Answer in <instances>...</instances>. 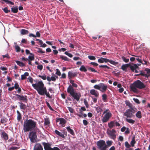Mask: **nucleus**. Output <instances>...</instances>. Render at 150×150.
I'll return each mask as SVG.
<instances>
[{
  "label": "nucleus",
  "mask_w": 150,
  "mask_h": 150,
  "mask_svg": "<svg viewBox=\"0 0 150 150\" xmlns=\"http://www.w3.org/2000/svg\"><path fill=\"white\" fill-rule=\"evenodd\" d=\"M46 103L47 105V106L51 110L53 111L54 110L51 107V106L50 105V104L47 101L46 102Z\"/></svg>",
  "instance_id": "5fc2aeb1"
},
{
  "label": "nucleus",
  "mask_w": 150,
  "mask_h": 150,
  "mask_svg": "<svg viewBox=\"0 0 150 150\" xmlns=\"http://www.w3.org/2000/svg\"><path fill=\"white\" fill-rule=\"evenodd\" d=\"M38 49V50L37 51V52L38 53H40L41 54L44 53L45 52V51H43L42 50V49H41L39 48H37Z\"/></svg>",
  "instance_id": "a18cd8bd"
},
{
  "label": "nucleus",
  "mask_w": 150,
  "mask_h": 150,
  "mask_svg": "<svg viewBox=\"0 0 150 150\" xmlns=\"http://www.w3.org/2000/svg\"><path fill=\"white\" fill-rule=\"evenodd\" d=\"M102 100L104 102H107V95L105 94H104L102 95Z\"/></svg>",
  "instance_id": "72a5a7b5"
},
{
  "label": "nucleus",
  "mask_w": 150,
  "mask_h": 150,
  "mask_svg": "<svg viewBox=\"0 0 150 150\" xmlns=\"http://www.w3.org/2000/svg\"><path fill=\"white\" fill-rule=\"evenodd\" d=\"M125 145L127 148H129L130 146V145L127 142H126L125 143Z\"/></svg>",
  "instance_id": "052dcab7"
},
{
  "label": "nucleus",
  "mask_w": 150,
  "mask_h": 150,
  "mask_svg": "<svg viewBox=\"0 0 150 150\" xmlns=\"http://www.w3.org/2000/svg\"><path fill=\"white\" fill-rule=\"evenodd\" d=\"M77 74L76 73L72 71H69L68 73V77L69 79H71L76 76Z\"/></svg>",
  "instance_id": "dca6fc26"
},
{
  "label": "nucleus",
  "mask_w": 150,
  "mask_h": 150,
  "mask_svg": "<svg viewBox=\"0 0 150 150\" xmlns=\"http://www.w3.org/2000/svg\"><path fill=\"white\" fill-rule=\"evenodd\" d=\"M136 142L135 140V138L134 137H133L130 142V144L131 146L132 147L134 146V144L136 143Z\"/></svg>",
  "instance_id": "473e14b6"
},
{
  "label": "nucleus",
  "mask_w": 150,
  "mask_h": 150,
  "mask_svg": "<svg viewBox=\"0 0 150 150\" xmlns=\"http://www.w3.org/2000/svg\"><path fill=\"white\" fill-rule=\"evenodd\" d=\"M38 77H39L41 78L43 80H45L46 79V75H45L43 76H41L40 75H39Z\"/></svg>",
  "instance_id": "e2e57ef3"
},
{
  "label": "nucleus",
  "mask_w": 150,
  "mask_h": 150,
  "mask_svg": "<svg viewBox=\"0 0 150 150\" xmlns=\"http://www.w3.org/2000/svg\"><path fill=\"white\" fill-rule=\"evenodd\" d=\"M73 87L76 88L78 87V85L74 83L73 84L72 86L69 85L67 88V92L70 94V96H72L74 99L77 101H79L81 95L80 94H78L76 92L74 88Z\"/></svg>",
  "instance_id": "f03ea898"
},
{
  "label": "nucleus",
  "mask_w": 150,
  "mask_h": 150,
  "mask_svg": "<svg viewBox=\"0 0 150 150\" xmlns=\"http://www.w3.org/2000/svg\"><path fill=\"white\" fill-rule=\"evenodd\" d=\"M67 108L71 113H73L74 112V110L72 108L70 107H68Z\"/></svg>",
  "instance_id": "c03bdc74"
},
{
  "label": "nucleus",
  "mask_w": 150,
  "mask_h": 150,
  "mask_svg": "<svg viewBox=\"0 0 150 150\" xmlns=\"http://www.w3.org/2000/svg\"><path fill=\"white\" fill-rule=\"evenodd\" d=\"M11 11L14 13H17L18 11V9L17 6L13 7L11 8Z\"/></svg>",
  "instance_id": "393cba45"
},
{
  "label": "nucleus",
  "mask_w": 150,
  "mask_h": 150,
  "mask_svg": "<svg viewBox=\"0 0 150 150\" xmlns=\"http://www.w3.org/2000/svg\"><path fill=\"white\" fill-rule=\"evenodd\" d=\"M64 53L70 57H73V55L69 53L68 52H65Z\"/></svg>",
  "instance_id": "6e6d98bb"
},
{
  "label": "nucleus",
  "mask_w": 150,
  "mask_h": 150,
  "mask_svg": "<svg viewBox=\"0 0 150 150\" xmlns=\"http://www.w3.org/2000/svg\"><path fill=\"white\" fill-rule=\"evenodd\" d=\"M15 95L17 97V99L20 101H22L26 103L28 101L27 96H24L23 95H20L17 94H15Z\"/></svg>",
  "instance_id": "9b49d317"
},
{
  "label": "nucleus",
  "mask_w": 150,
  "mask_h": 150,
  "mask_svg": "<svg viewBox=\"0 0 150 150\" xmlns=\"http://www.w3.org/2000/svg\"><path fill=\"white\" fill-rule=\"evenodd\" d=\"M14 88L16 89H17L19 87V86L17 83H16L14 84V86H13Z\"/></svg>",
  "instance_id": "13d9d810"
},
{
  "label": "nucleus",
  "mask_w": 150,
  "mask_h": 150,
  "mask_svg": "<svg viewBox=\"0 0 150 150\" xmlns=\"http://www.w3.org/2000/svg\"><path fill=\"white\" fill-rule=\"evenodd\" d=\"M96 145L100 150H106L107 148V146H106L105 142L103 140H100L98 141L97 142Z\"/></svg>",
  "instance_id": "20e7f679"
},
{
  "label": "nucleus",
  "mask_w": 150,
  "mask_h": 150,
  "mask_svg": "<svg viewBox=\"0 0 150 150\" xmlns=\"http://www.w3.org/2000/svg\"><path fill=\"white\" fill-rule=\"evenodd\" d=\"M56 122H59V124L61 125L62 127L65 126V124L66 123V120L64 118H57L56 120Z\"/></svg>",
  "instance_id": "ddd939ff"
},
{
  "label": "nucleus",
  "mask_w": 150,
  "mask_h": 150,
  "mask_svg": "<svg viewBox=\"0 0 150 150\" xmlns=\"http://www.w3.org/2000/svg\"><path fill=\"white\" fill-rule=\"evenodd\" d=\"M50 123V119L48 117H46L44 119V125H49Z\"/></svg>",
  "instance_id": "a878e982"
},
{
  "label": "nucleus",
  "mask_w": 150,
  "mask_h": 150,
  "mask_svg": "<svg viewBox=\"0 0 150 150\" xmlns=\"http://www.w3.org/2000/svg\"><path fill=\"white\" fill-rule=\"evenodd\" d=\"M125 103L126 105L128 106L129 108H132V105L129 100L125 101Z\"/></svg>",
  "instance_id": "58836bf2"
},
{
  "label": "nucleus",
  "mask_w": 150,
  "mask_h": 150,
  "mask_svg": "<svg viewBox=\"0 0 150 150\" xmlns=\"http://www.w3.org/2000/svg\"><path fill=\"white\" fill-rule=\"evenodd\" d=\"M63 131V132L62 133L59 132L57 130H55L54 132L57 135L61 137H62L63 138H64L65 136H64V135L65 134L67 136V132L65 131V130H64Z\"/></svg>",
  "instance_id": "f8f14e48"
},
{
  "label": "nucleus",
  "mask_w": 150,
  "mask_h": 150,
  "mask_svg": "<svg viewBox=\"0 0 150 150\" xmlns=\"http://www.w3.org/2000/svg\"><path fill=\"white\" fill-rule=\"evenodd\" d=\"M107 86L103 83H100V91L102 93H105L107 89Z\"/></svg>",
  "instance_id": "2eb2a0df"
},
{
  "label": "nucleus",
  "mask_w": 150,
  "mask_h": 150,
  "mask_svg": "<svg viewBox=\"0 0 150 150\" xmlns=\"http://www.w3.org/2000/svg\"><path fill=\"white\" fill-rule=\"evenodd\" d=\"M96 110L98 113H99L103 111L102 109L99 106L96 108Z\"/></svg>",
  "instance_id": "a19ab883"
},
{
  "label": "nucleus",
  "mask_w": 150,
  "mask_h": 150,
  "mask_svg": "<svg viewBox=\"0 0 150 150\" xmlns=\"http://www.w3.org/2000/svg\"><path fill=\"white\" fill-rule=\"evenodd\" d=\"M15 49L17 52H19L20 51V48L18 45H16L15 46Z\"/></svg>",
  "instance_id": "8fccbe9b"
},
{
  "label": "nucleus",
  "mask_w": 150,
  "mask_h": 150,
  "mask_svg": "<svg viewBox=\"0 0 150 150\" xmlns=\"http://www.w3.org/2000/svg\"><path fill=\"white\" fill-rule=\"evenodd\" d=\"M122 59L123 61L126 63L128 62L129 61V59L128 58H127L124 56H122Z\"/></svg>",
  "instance_id": "4c0bfd02"
},
{
  "label": "nucleus",
  "mask_w": 150,
  "mask_h": 150,
  "mask_svg": "<svg viewBox=\"0 0 150 150\" xmlns=\"http://www.w3.org/2000/svg\"><path fill=\"white\" fill-rule=\"evenodd\" d=\"M88 57L91 60H94L96 59V58L94 56H88Z\"/></svg>",
  "instance_id": "4d7b16f0"
},
{
  "label": "nucleus",
  "mask_w": 150,
  "mask_h": 150,
  "mask_svg": "<svg viewBox=\"0 0 150 150\" xmlns=\"http://www.w3.org/2000/svg\"><path fill=\"white\" fill-rule=\"evenodd\" d=\"M29 74L28 72H26L24 73V74L21 75V80H24L26 78V77L29 76Z\"/></svg>",
  "instance_id": "b1692460"
},
{
  "label": "nucleus",
  "mask_w": 150,
  "mask_h": 150,
  "mask_svg": "<svg viewBox=\"0 0 150 150\" xmlns=\"http://www.w3.org/2000/svg\"><path fill=\"white\" fill-rule=\"evenodd\" d=\"M146 85L141 81L138 80L134 81L130 86V91L137 93L139 92L137 88L141 89L146 88Z\"/></svg>",
  "instance_id": "f257e3e1"
},
{
  "label": "nucleus",
  "mask_w": 150,
  "mask_h": 150,
  "mask_svg": "<svg viewBox=\"0 0 150 150\" xmlns=\"http://www.w3.org/2000/svg\"><path fill=\"white\" fill-rule=\"evenodd\" d=\"M94 88L96 89L100 90V83L98 85H96L94 86Z\"/></svg>",
  "instance_id": "79ce46f5"
},
{
  "label": "nucleus",
  "mask_w": 150,
  "mask_h": 150,
  "mask_svg": "<svg viewBox=\"0 0 150 150\" xmlns=\"http://www.w3.org/2000/svg\"><path fill=\"white\" fill-rule=\"evenodd\" d=\"M34 150H43L42 146L40 144H38L34 147Z\"/></svg>",
  "instance_id": "412c9836"
},
{
  "label": "nucleus",
  "mask_w": 150,
  "mask_h": 150,
  "mask_svg": "<svg viewBox=\"0 0 150 150\" xmlns=\"http://www.w3.org/2000/svg\"><path fill=\"white\" fill-rule=\"evenodd\" d=\"M36 122L32 119L27 120L24 122L23 130L25 132H27L36 129Z\"/></svg>",
  "instance_id": "7ed1b4c3"
},
{
  "label": "nucleus",
  "mask_w": 150,
  "mask_h": 150,
  "mask_svg": "<svg viewBox=\"0 0 150 150\" xmlns=\"http://www.w3.org/2000/svg\"><path fill=\"white\" fill-rule=\"evenodd\" d=\"M114 122L112 121L108 123V126L110 128H112L114 126Z\"/></svg>",
  "instance_id": "f704fd0d"
},
{
  "label": "nucleus",
  "mask_w": 150,
  "mask_h": 150,
  "mask_svg": "<svg viewBox=\"0 0 150 150\" xmlns=\"http://www.w3.org/2000/svg\"><path fill=\"white\" fill-rule=\"evenodd\" d=\"M16 112L17 114V120L18 121H20L22 119L21 114L18 110H17Z\"/></svg>",
  "instance_id": "bb28decb"
},
{
  "label": "nucleus",
  "mask_w": 150,
  "mask_h": 150,
  "mask_svg": "<svg viewBox=\"0 0 150 150\" xmlns=\"http://www.w3.org/2000/svg\"><path fill=\"white\" fill-rule=\"evenodd\" d=\"M88 69L89 71H90L92 72H97V71H96L92 67H88Z\"/></svg>",
  "instance_id": "09e8293b"
},
{
  "label": "nucleus",
  "mask_w": 150,
  "mask_h": 150,
  "mask_svg": "<svg viewBox=\"0 0 150 150\" xmlns=\"http://www.w3.org/2000/svg\"><path fill=\"white\" fill-rule=\"evenodd\" d=\"M136 116L139 118H141L142 117L141 112L140 111H138L136 114Z\"/></svg>",
  "instance_id": "c9c22d12"
},
{
  "label": "nucleus",
  "mask_w": 150,
  "mask_h": 150,
  "mask_svg": "<svg viewBox=\"0 0 150 150\" xmlns=\"http://www.w3.org/2000/svg\"><path fill=\"white\" fill-rule=\"evenodd\" d=\"M106 143L107 145L106 146H107V148L111 146L112 144V142L111 141H108L106 142Z\"/></svg>",
  "instance_id": "37998d69"
},
{
  "label": "nucleus",
  "mask_w": 150,
  "mask_h": 150,
  "mask_svg": "<svg viewBox=\"0 0 150 150\" xmlns=\"http://www.w3.org/2000/svg\"><path fill=\"white\" fill-rule=\"evenodd\" d=\"M104 58L103 57H101L100 59H98V62L99 63H103L104 62Z\"/></svg>",
  "instance_id": "864d4df0"
},
{
  "label": "nucleus",
  "mask_w": 150,
  "mask_h": 150,
  "mask_svg": "<svg viewBox=\"0 0 150 150\" xmlns=\"http://www.w3.org/2000/svg\"><path fill=\"white\" fill-rule=\"evenodd\" d=\"M125 121L129 123L132 124H134L135 122V121L132 119H129L126 118L125 119Z\"/></svg>",
  "instance_id": "7c9ffc66"
},
{
  "label": "nucleus",
  "mask_w": 150,
  "mask_h": 150,
  "mask_svg": "<svg viewBox=\"0 0 150 150\" xmlns=\"http://www.w3.org/2000/svg\"><path fill=\"white\" fill-rule=\"evenodd\" d=\"M21 35H25L28 34L29 33V31L27 30L24 29H22L21 30Z\"/></svg>",
  "instance_id": "cd10ccee"
},
{
  "label": "nucleus",
  "mask_w": 150,
  "mask_h": 150,
  "mask_svg": "<svg viewBox=\"0 0 150 150\" xmlns=\"http://www.w3.org/2000/svg\"><path fill=\"white\" fill-rule=\"evenodd\" d=\"M4 11L6 13H7L10 12V10H8L7 7H5L3 9Z\"/></svg>",
  "instance_id": "603ef678"
},
{
  "label": "nucleus",
  "mask_w": 150,
  "mask_h": 150,
  "mask_svg": "<svg viewBox=\"0 0 150 150\" xmlns=\"http://www.w3.org/2000/svg\"><path fill=\"white\" fill-rule=\"evenodd\" d=\"M83 123L84 125L86 126L88 124V122L86 120H83Z\"/></svg>",
  "instance_id": "774afa93"
},
{
  "label": "nucleus",
  "mask_w": 150,
  "mask_h": 150,
  "mask_svg": "<svg viewBox=\"0 0 150 150\" xmlns=\"http://www.w3.org/2000/svg\"><path fill=\"white\" fill-rule=\"evenodd\" d=\"M79 70L81 71H84L85 72L87 71V69L84 65H82L80 68Z\"/></svg>",
  "instance_id": "2f4dec72"
},
{
  "label": "nucleus",
  "mask_w": 150,
  "mask_h": 150,
  "mask_svg": "<svg viewBox=\"0 0 150 150\" xmlns=\"http://www.w3.org/2000/svg\"><path fill=\"white\" fill-rule=\"evenodd\" d=\"M42 144L44 146V148L45 150H54V148H52L50 147L51 144L49 143H46L43 142Z\"/></svg>",
  "instance_id": "4468645a"
},
{
  "label": "nucleus",
  "mask_w": 150,
  "mask_h": 150,
  "mask_svg": "<svg viewBox=\"0 0 150 150\" xmlns=\"http://www.w3.org/2000/svg\"><path fill=\"white\" fill-rule=\"evenodd\" d=\"M56 74L57 75H58L60 76L61 75V73L60 71L59 70V69H56Z\"/></svg>",
  "instance_id": "bf43d9fd"
},
{
  "label": "nucleus",
  "mask_w": 150,
  "mask_h": 150,
  "mask_svg": "<svg viewBox=\"0 0 150 150\" xmlns=\"http://www.w3.org/2000/svg\"><path fill=\"white\" fill-rule=\"evenodd\" d=\"M32 86L34 88L38 91L42 88L44 86V85L42 81H39L37 83H33Z\"/></svg>",
  "instance_id": "0eeeda50"
},
{
  "label": "nucleus",
  "mask_w": 150,
  "mask_h": 150,
  "mask_svg": "<svg viewBox=\"0 0 150 150\" xmlns=\"http://www.w3.org/2000/svg\"><path fill=\"white\" fill-rule=\"evenodd\" d=\"M112 114L111 112H108L105 114L103 117L102 121L103 123L107 122L111 117Z\"/></svg>",
  "instance_id": "1a4fd4ad"
},
{
  "label": "nucleus",
  "mask_w": 150,
  "mask_h": 150,
  "mask_svg": "<svg viewBox=\"0 0 150 150\" xmlns=\"http://www.w3.org/2000/svg\"><path fill=\"white\" fill-rule=\"evenodd\" d=\"M37 68L40 70H42L43 69V66L41 64L38 65L37 66Z\"/></svg>",
  "instance_id": "0e129e2a"
},
{
  "label": "nucleus",
  "mask_w": 150,
  "mask_h": 150,
  "mask_svg": "<svg viewBox=\"0 0 150 150\" xmlns=\"http://www.w3.org/2000/svg\"><path fill=\"white\" fill-rule=\"evenodd\" d=\"M38 93L41 95H45L46 96L49 98H52V96H50V94L48 92H47L46 88L45 87H43L42 88L38 90L37 91Z\"/></svg>",
  "instance_id": "39448f33"
},
{
  "label": "nucleus",
  "mask_w": 150,
  "mask_h": 150,
  "mask_svg": "<svg viewBox=\"0 0 150 150\" xmlns=\"http://www.w3.org/2000/svg\"><path fill=\"white\" fill-rule=\"evenodd\" d=\"M99 67L100 68H107L108 69H110V67H108L106 65H100L99 66Z\"/></svg>",
  "instance_id": "3c124183"
},
{
  "label": "nucleus",
  "mask_w": 150,
  "mask_h": 150,
  "mask_svg": "<svg viewBox=\"0 0 150 150\" xmlns=\"http://www.w3.org/2000/svg\"><path fill=\"white\" fill-rule=\"evenodd\" d=\"M28 81L31 83H32L33 82V79L31 77H29L28 78Z\"/></svg>",
  "instance_id": "680f3d73"
},
{
  "label": "nucleus",
  "mask_w": 150,
  "mask_h": 150,
  "mask_svg": "<svg viewBox=\"0 0 150 150\" xmlns=\"http://www.w3.org/2000/svg\"><path fill=\"white\" fill-rule=\"evenodd\" d=\"M1 137L3 138L5 140H7L8 139V136L7 133L4 131H3L1 134Z\"/></svg>",
  "instance_id": "6ab92c4d"
},
{
  "label": "nucleus",
  "mask_w": 150,
  "mask_h": 150,
  "mask_svg": "<svg viewBox=\"0 0 150 150\" xmlns=\"http://www.w3.org/2000/svg\"><path fill=\"white\" fill-rule=\"evenodd\" d=\"M130 66L129 64H123L121 66V69L124 71H126L127 68Z\"/></svg>",
  "instance_id": "5701e85b"
},
{
  "label": "nucleus",
  "mask_w": 150,
  "mask_h": 150,
  "mask_svg": "<svg viewBox=\"0 0 150 150\" xmlns=\"http://www.w3.org/2000/svg\"><path fill=\"white\" fill-rule=\"evenodd\" d=\"M67 129L68 132L70 133L73 136L75 135V133L74 130L70 128V126L67 127H66Z\"/></svg>",
  "instance_id": "aec40b11"
},
{
  "label": "nucleus",
  "mask_w": 150,
  "mask_h": 150,
  "mask_svg": "<svg viewBox=\"0 0 150 150\" xmlns=\"http://www.w3.org/2000/svg\"><path fill=\"white\" fill-rule=\"evenodd\" d=\"M90 93L92 95H94L96 97H98L99 96V93L95 89H91L90 91Z\"/></svg>",
  "instance_id": "f3484780"
},
{
  "label": "nucleus",
  "mask_w": 150,
  "mask_h": 150,
  "mask_svg": "<svg viewBox=\"0 0 150 150\" xmlns=\"http://www.w3.org/2000/svg\"><path fill=\"white\" fill-rule=\"evenodd\" d=\"M110 64H113L114 65H116L118 64V62H116L114 61L110 60Z\"/></svg>",
  "instance_id": "49530a36"
},
{
  "label": "nucleus",
  "mask_w": 150,
  "mask_h": 150,
  "mask_svg": "<svg viewBox=\"0 0 150 150\" xmlns=\"http://www.w3.org/2000/svg\"><path fill=\"white\" fill-rule=\"evenodd\" d=\"M7 119L5 118H2L1 119V122L2 124L6 123L7 122Z\"/></svg>",
  "instance_id": "ea45409f"
},
{
  "label": "nucleus",
  "mask_w": 150,
  "mask_h": 150,
  "mask_svg": "<svg viewBox=\"0 0 150 150\" xmlns=\"http://www.w3.org/2000/svg\"><path fill=\"white\" fill-rule=\"evenodd\" d=\"M29 137L32 142L34 143L36 142L37 135L35 132H30L29 134Z\"/></svg>",
  "instance_id": "6e6552de"
},
{
  "label": "nucleus",
  "mask_w": 150,
  "mask_h": 150,
  "mask_svg": "<svg viewBox=\"0 0 150 150\" xmlns=\"http://www.w3.org/2000/svg\"><path fill=\"white\" fill-rule=\"evenodd\" d=\"M116 131L114 129L110 130L108 132V134L110 137L113 139H115L116 138L115 133Z\"/></svg>",
  "instance_id": "9d476101"
},
{
  "label": "nucleus",
  "mask_w": 150,
  "mask_h": 150,
  "mask_svg": "<svg viewBox=\"0 0 150 150\" xmlns=\"http://www.w3.org/2000/svg\"><path fill=\"white\" fill-rule=\"evenodd\" d=\"M140 73L138 74H137V76L141 75L143 76H145V77L148 78L149 76V75H148L146 74H145L142 71H140Z\"/></svg>",
  "instance_id": "c756f323"
},
{
  "label": "nucleus",
  "mask_w": 150,
  "mask_h": 150,
  "mask_svg": "<svg viewBox=\"0 0 150 150\" xmlns=\"http://www.w3.org/2000/svg\"><path fill=\"white\" fill-rule=\"evenodd\" d=\"M145 71H146L147 73L148 74V75L150 76V69L146 68L145 69Z\"/></svg>",
  "instance_id": "69168bd1"
},
{
  "label": "nucleus",
  "mask_w": 150,
  "mask_h": 150,
  "mask_svg": "<svg viewBox=\"0 0 150 150\" xmlns=\"http://www.w3.org/2000/svg\"><path fill=\"white\" fill-rule=\"evenodd\" d=\"M18 149V147H16V146H12L11 147H10L9 148V149L10 150H15L17 149Z\"/></svg>",
  "instance_id": "338daca9"
},
{
  "label": "nucleus",
  "mask_w": 150,
  "mask_h": 150,
  "mask_svg": "<svg viewBox=\"0 0 150 150\" xmlns=\"http://www.w3.org/2000/svg\"><path fill=\"white\" fill-rule=\"evenodd\" d=\"M133 100L137 104H139L140 103V102L138 99L134 98Z\"/></svg>",
  "instance_id": "de8ad7c7"
},
{
  "label": "nucleus",
  "mask_w": 150,
  "mask_h": 150,
  "mask_svg": "<svg viewBox=\"0 0 150 150\" xmlns=\"http://www.w3.org/2000/svg\"><path fill=\"white\" fill-rule=\"evenodd\" d=\"M131 70L133 72H134V70L136 69H138L139 67L136 64H134L133 65H131L129 66Z\"/></svg>",
  "instance_id": "a211bd4d"
},
{
  "label": "nucleus",
  "mask_w": 150,
  "mask_h": 150,
  "mask_svg": "<svg viewBox=\"0 0 150 150\" xmlns=\"http://www.w3.org/2000/svg\"><path fill=\"white\" fill-rule=\"evenodd\" d=\"M136 112L135 110L132 108L130 109H127L124 113V116L126 117L127 118H131L133 116V114Z\"/></svg>",
  "instance_id": "423d86ee"
},
{
  "label": "nucleus",
  "mask_w": 150,
  "mask_h": 150,
  "mask_svg": "<svg viewBox=\"0 0 150 150\" xmlns=\"http://www.w3.org/2000/svg\"><path fill=\"white\" fill-rule=\"evenodd\" d=\"M60 57L63 60H64L66 61H69L70 59H68L67 57L64 56L62 55H60Z\"/></svg>",
  "instance_id": "e433bc0d"
},
{
  "label": "nucleus",
  "mask_w": 150,
  "mask_h": 150,
  "mask_svg": "<svg viewBox=\"0 0 150 150\" xmlns=\"http://www.w3.org/2000/svg\"><path fill=\"white\" fill-rule=\"evenodd\" d=\"M20 105H19L20 108L21 110H25L27 108L26 105L24 104L22 102H18Z\"/></svg>",
  "instance_id": "4be33fe9"
},
{
  "label": "nucleus",
  "mask_w": 150,
  "mask_h": 150,
  "mask_svg": "<svg viewBox=\"0 0 150 150\" xmlns=\"http://www.w3.org/2000/svg\"><path fill=\"white\" fill-rule=\"evenodd\" d=\"M15 62L20 67H23L25 66V64L24 63L20 61L16 60L15 61Z\"/></svg>",
  "instance_id": "c85d7f7f"
}]
</instances>
